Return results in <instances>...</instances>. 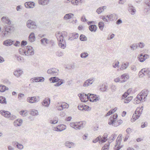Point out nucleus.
Segmentation results:
<instances>
[{"label":"nucleus","instance_id":"56","mask_svg":"<svg viewBox=\"0 0 150 150\" xmlns=\"http://www.w3.org/2000/svg\"><path fill=\"white\" fill-rule=\"evenodd\" d=\"M70 1H71V3L74 5H77L78 4V0H70Z\"/></svg>","mask_w":150,"mask_h":150},{"label":"nucleus","instance_id":"61","mask_svg":"<svg viewBox=\"0 0 150 150\" xmlns=\"http://www.w3.org/2000/svg\"><path fill=\"white\" fill-rule=\"evenodd\" d=\"M16 118V117L15 115L11 114L10 115V117L9 118L11 120H13L15 119Z\"/></svg>","mask_w":150,"mask_h":150},{"label":"nucleus","instance_id":"25","mask_svg":"<svg viewBox=\"0 0 150 150\" xmlns=\"http://www.w3.org/2000/svg\"><path fill=\"white\" fill-rule=\"evenodd\" d=\"M50 100L49 98H46L42 103V104L44 106L48 107L50 103Z\"/></svg>","mask_w":150,"mask_h":150},{"label":"nucleus","instance_id":"22","mask_svg":"<svg viewBox=\"0 0 150 150\" xmlns=\"http://www.w3.org/2000/svg\"><path fill=\"white\" fill-rule=\"evenodd\" d=\"M79 37V34L76 33H73L70 35L69 40H72L74 39H76Z\"/></svg>","mask_w":150,"mask_h":150},{"label":"nucleus","instance_id":"64","mask_svg":"<svg viewBox=\"0 0 150 150\" xmlns=\"http://www.w3.org/2000/svg\"><path fill=\"white\" fill-rule=\"evenodd\" d=\"M119 62L118 61H117L114 64H113V67L114 68H115L116 67H119Z\"/></svg>","mask_w":150,"mask_h":150},{"label":"nucleus","instance_id":"8","mask_svg":"<svg viewBox=\"0 0 150 150\" xmlns=\"http://www.w3.org/2000/svg\"><path fill=\"white\" fill-rule=\"evenodd\" d=\"M78 96L81 101L82 102L86 103L89 100L88 99L89 98V93L87 94L84 93H80L78 94Z\"/></svg>","mask_w":150,"mask_h":150},{"label":"nucleus","instance_id":"30","mask_svg":"<svg viewBox=\"0 0 150 150\" xmlns=\"http://www.w3.org/2000/svg\"><path fill=\"white\" fill-rule=\"evenodd\" d=\"M108 86L106 85L103 84L100 86V90L101 91L103 92L107 91L108 90Z\"/></svg>","mask_w":150,"mask_h":150},{"label":"nucleus","instance_id":"40","mask_svg":"<svg viewBox=\"0 0 150 150\" xmlns=\"http://www.w3.org/2000/svg\"><path fill=\"white\" fill-rule=\"evenodd\" d=\"M98 26L99 29L101 30H102L104 26V23L102 22H100L98 23Z\"/></svg>","mask_w":150,"mask_h":150},{"label":"nucleus","instance_id":"55","mask_svg":"<svg viewBox=\"0 0 150 150\" xmlns=\"http://www.w3.org/2000/svg\"><path fill=\"white\" fill-rule=\"evenodd\" d=\"M148 125V123L147 122H142V125H141V127L142 128H144L146 127Z\"/></svg>","mask_w":150,"mask_h":150},{"label":"nucleus","instance_id":"62","mask_svg":"<svg viewBox=\"0 0 150 150\" xmlns=\"http://www.w3.org/2000/svg\"><path fill=\"white\" fill-rule=\"evenodd\" d=\"M110 88L112 92H114L116 89V86L114 85H112L111 86Z\"/></svg>","mask_w":150,"mask_h":150},{"label":"nucleus","instance_id":"14","mask_svg":"<svg viewBox=\"0 0 150 150\" xmlns=\"http://www.w3.org/2000/svg\"><path fill=\"white\" fill-rule=\"evenodd\" d=\"M27 101L30 103H36L39 101V97H36L35 96L29 97L27 98Z\"/></svg>","mask_w":150,"mask_h":150},{"label":"nucleus","instance_id":"58","mask_svg":"<svg viewBox=\"0 0 150 150\" xmlns=\"http://www.w3.org/2000/svg\"><path fill=\"white\" fill-rule=\"evenodd\" d=\"M74 64H70V65H66V69H74Z\"/></svg>","mask_w":150,"mask_h":150},{"label":"nucleus","instance_id":"24","mask_svg":"<svg viewBox=\"0 0 150 150\" xmlns=\"http://www.w3.org/2000/svg\"><path fill=\"white\" fill-rule=\"evenodd\" d=\"M22 123V120L20 119H18L16 120L13 123L14 125L16 127L21 126Z\"/></svg>","mask_w":150,"mask_h":150},{"label":"nucleus","instance_id":"17","mask_svg":"<svg viewBox=\"0 0 150 150\" xmlns=\"http://www.w3.org/2000/svg\"><path fill=\"white\" fill-rule=\"evenodd\" d=\"M94 81L93 78H90L86 80L84 82L83 84L84 87L88 86L92 84Z\"/></svg>","mask_w":150,"mask_h":150},{"label":"nucleus","instance_id":"60","mask_svg":"<svg viewBox=\"0 0 150 150\" xmlns=\"http://www.w3.org/2000/svg\"><path fill=\"white\" fill-rule=\"evenodd\" d=\"M84 111H88L91 110V108L88 105H85L84 104Z\"/></svg>","mask_w":150,"mask_h":150},{"label":"nucleus","instance_id":"5","mask_svg":"<svg viewBox=\"0 0 150 150\" xmlns=\"http://www.w3.org/2000/svg\"><path fill=\"white\" fill-rule=\"evenodd\" d=\"M49 80L51 81V82L54 83H56L54 85L55 86H59L62 84L64 82V80L59 79L58 77L54 76L50 77L49 79Z\"/></svg>","mask_w":150,"mask_h":150},{"label":"nucleus","instance_id":"9","mask_svg":"<svg viewBox=\"0 0 150 150\" xmlns=\"http://www.w3.org/2000/svg\"><path fill=\"white\" fill-rule=\"evenodd\" d=\"M86 123V122L85 121L75 122L74 129H81L84 127Z\"/></svg>","mask_w":150,"mask_h":150},{"label":"nucleus","instance_id":"10","mask_svg":"<svg viewBox=\"0 0 150 150\" xmlns=\"http://www.w3.org/2000/svg\"><path fill=\"white\" fill-rule=\"evenodd\" d=\"M149 92V91L147 89L143 90L138 95L141 97L142 98L143 100L145 101L146 100V98Z\"/></svg>","mask_w":150,"mask_h":150},{"label":"nucleus","instance_id":"21","mask_svg":"<svg viewBox=\"0 0 150 150\" xmlns=\"http://www.w3.org/2000/svg\"><path fill=\"white\" fill-rule=\"evenodd\" d=\"M141 96L137 95L136 97L135 98L134 100V103L136 104H138L140 102H143L144 101L142 98L141 97Z\"/></svg>","mask_w":150,"mask_h":150},{"label":"nucleus","instance_id":"19","mask_svg":"<svg viewBox=\"0 0 150 150\" xmlns=\"http://www.w3.org/2000/svg\"><path fill=\"white\" fill-rule=\"evenodd\" d=\"M35 3L32 1H29L26 2L25 4V6L26 8H31L34 7Z\"/></svg>","mask_w":150,"mask_h":150},{"label":"nucleus","instance_id":"28","mask_svg":"<svg viewBox=\"0 0 150 150\" xmlns=\"http://www.w3.org/2000/svg\"><path fill=\"white\" fill-rule=\"evenodd\" d=\"M23 71L20 69L16 70L13 72L14 75L17 77H19L23 73Z\"/></svg>","mask_w":150,"mask_h":150},{"label":"nucleus","instance_id":"31","mask_svg":"<svg viewBox=\"0 0 150 150\" xmlns=\"http://www.w3.org/2000/svg\"><path fill=\"white\" fill-rule=\"evenodd\" d=\"M144 75L147 74L148 75L149 77H150V71L145 68L142 69L140 71Z\"/></svg>","mask_w":150,"mask_h":150},{"label":"nucleus","instance_id":"4","mask_svg":"<svg viewBox=\"0 0 150 150\" xmlns=\"http://www.w3.org/2000/svg\"><path fill=\"white\" fill-rule=\"evenodd\" d=\"M56 37L59 42L58 45L61 48L64 49L65 48L66 45L65 40H64V37L60 33L58 32L55 34Z\"/></svg>","mask_w":150,"mask_h":150},{"label":"nucleus","instance_id":"7","mask_svg":"<svg viewBox=\"0 0 150 150\" xmlns=\"http://www.w3.org/2000/svg\"><path fill=\"white\" fill-rule=\"evenodd\" d=\"M26 26L30 29H35L37 28L36 23L31 20H29L27 21Z\"/></svg>","mask_w":150,"mask_h":150},{"label":"nucleus","instance_id":"38","mask_svg":"<svg viewBox=\"0 0 150 150\" xmlns=\"http://www.w3.org/2000/svg\"><path fill=\"white\" fill-rule=\"evenodd\" d=\"M58 121V118L57 117H55L54 118L53 120H50V122L51 124H54L57 123Z\"/></svg>","mask_w":150,"mask_h":150},{"label":"nucleus","instance_id":"2","mask_svg":"<svg viewBox=\"0 0 150 150\" xmlns=\"http://www.w3.org/2000/svg\"><path fill=\"white\" fill-rule=\"evenodd\" d=\"M19 52L21 54L26 56L32 55L34 54L33 48L30 46L20 48Z\"/></svg>","mask_w":150,"mask_h":150},{"label":"nucleus","instance_id":"34","mask_svg":"<svg viewBox=\"0 0 150 150\" xmlns=\"http://www.w3.org/2000/svg\"><path fill=\"white\" fill-rule=\"evenodd\" d=\"M48 41V39L45 38H43L40 40L41 44L42 45H45V43L46 44H49Z\"/></svg>","mask_w":150,"mask_h":150},{"label":"nucleus","instance_id":"32","mask_svg":"<svg viewBox=\"0 0 150 150\" xmlns=\"http://www.w3.org/2000/svg\"><path fill=\"white\" fill-rule=\"evenodd\" d=\"M106 8V6H103L98 8L96 10V12L98 14H100L102 12H103L105 9Z\"/></svg>","mask_w":150,"mask_h":150},{"label":"nucleus","instance_id":"50","mask_svg":"<svg viewBox=\"0 0 150 150\" xmlns=\"http://www.w3.org/2000/svg\"><path fill=\"white\" fill-rule=\"evenodd\" d=\"M66 108V105L65 104H62L61 105L58 106V110H61Z\"/></svg>","mask_w":150,"mask_h":150},{"label":"nucleus","instance_id":"12","mask_svg":"<svg viewBox=\"0 0 150 150\" xmlns=\"http://www.w3.org/2000/svg\"><path fill=\"white\" fill-rule=\"evenodd\" d=\"M47 73L49 74L56 76L58 74L59 70L55 68H51L47 70Z\"/></svg>","mask_w":150,"mask_h":150},{"label":"nucleus","instance_id":"46","mask_svg":"<svg viewBox=\"0 0 150 150\" xmlns=\"http://www.w3.org/2000/svg\"><path fill=\"white\" fill-rule=\"evenodd\" d=\"M78 108L79 110H84V104L83 103L80 104L78 106Z\"/></svg>","mask_w":150,"mask_h":150},{"label":"nucleus","instance_id":"44","mask_svg":"<svg viewBox=\"0 0 150 150\" xmlns=\"http://www.w3.org/2000/svg\"><path fill=\"white\" fill-rule=\"evenodd\" d=\"M20 114L23 117L26 116L28 115V113L26 110H22L20 112Z\"/></svg>","mask_w":150,"mask_h":150},{"label":"nucleus","instance_id":"27","mask_svg":"<svg viewBox=\"0 0 150 150\" xmlns=\"http://www.w3.org/2000/svg\"><path fill=\"white\" fill-rule=\"evenodd\" d=\"M35 38L33 33H31L28 36V40L31 42H33L35 40Z\"/></svg>","mask_w":150,"mask_h":150},{"label":"nucleus","instance_id":"48","mask_svg":"<svg viewBox=\"0 0 150 150\" xmlns=\"http://www.w3.org/2000/svg\"><path fill=\"white\" fill-rule=\"evenodd\" d=\"M8 88L7 87L4 85H2L1 88V92H3L6 90H8Z\"/></svg>","mask_w":150,"mask_h":150},{"label":"nucleus","instance_id":"59","mask_svg":"<svg viewBox=\"0 0 150 150\" xmlns=\"http://www.w3.org/2000/svg\"><path fill=\"white\" fill-rule=\"evenodd\" d=\"M119 137H120L119 139H118V137L117 138V140L116 141V143L117 144H117L118 143V142H120V141L122 140V135L120 134Z\"/></svg>","mask_w":150,"mask_h":150},{"label":"nucleus","instance_id":"16","mask_svg":"<svg viewBox=\"0 0 150 150\" xmlns=\"http://www.w3.org/2000/svg\"><path fill=\"white\" fill-rule=\"evenodd\" d=\"M0 114L6 118H9L11 115V112L4 110H1L0 111Z\"/></svg>","mask_w":150,"mask_h":150},{"label":"nucleus","instance_id":"45","mask_svg":"<svg viewBox=\"0 0 150 150\" xmlns=\"http://www.w3.org/2000/svg\"><path fill=\"white\" fill-rule=\"evenodd\" d=\"M74 15L72 13L66 14V20L67 19H70L74 16Z\"/></svg>","mask_w":150,"mask_h":150},{"label":"nucleus","instance_id":"41","mask_svg":"<svg viewBox=\"0 0 150 150\" xmlns=\"http://www.w3.org/2000/svg\"><path fill=\"white\" fill-rule=\"evenodd\" d=\"M132 96H129L126 98L124 100V103H129L132 99Z\"/></svg>","mask_w":150,"mask_h":150},{"label":"nucleus","instance_id":"52","mask_svg":"<svg viewBox=\"0 0 150 150\" xmlns=\"http://www.w3.org/2000/svg\"><path fill=\"white\" fill-rule=\"evenodd\" d=\"M39 77H38L32 78L30 79L31 81L33 82H34L35 81L36 82H39Z\"/></svg>","mask_w":150,"mask_h":150},{"label":"nucleus","instance_id":"3","mask_svg":"<svg viewBox=\"0 0 150 150\" xmlns=\"http://www.w3.org/2000/svg\"><path fill=\"white\" fill-rule=\"evenodd\" d=\"M118 117V115L115 113L112 115L109 119V121L108 122V124L109 125H112L113 126L117 127L119 125L121 124L122 121L121 120H118L117 122L116 120Z\"/></svg>","mask_w":150,"mask_h":150},{"label":"nucleus","instance_id":"18","mask_svg":"<svg viewBox=\"0 0 150 150\" xmlns=\"http://www.w3.org/2000/svg\"><path fill=\"white\" fill-rule=\"evenodd\" d=\"M145 3L146 6L145 7L144 11L146 13L150 9V0H146L145 1Z\"/></svg>","mask_w":150,"mask_h":150},{"label":"nucleus","instance_id":"53","mask_svg":"<svg viewBox=\"0 0 150 150\" xmlns=\"http://www.w3.org/2000/svg\"><path fill=\"white\" fill-rule=\"evenodd\" d=\"M111 21H113L115 20H116L117 18L116 17V15L115 14H111Z\"/></svg>","mask_w":150,"mask_h":150},{"label":"nucleus","instance_id":"23","mask_svg":"<svg viewBox=\"0 0 150 150\" xmlns=\"http://www.w3.org/2000/svg\"><path fill=\"white\" fill-rule=\"evenodd\" d=\"M13 41L10 39H8L4 41L3 44L6 46H10L13 43Z\"/></svg>","mask_w":150,"mask_h":150},{"label":"nucleus","instance_id":"11","mask_svg":"<svg viewBox=\"0 0 150 150\" xmlns=\"http://www.w3.org/2000/svg\"><path fill=\"white\" fill-rule=\"evenodd\" d=\"M149 56L148 54H140L138 57L139 61L140 62H143L146 59L149 58Z\"/></svg>","mask_w":150,"mask_h":150},{"label":"nucleus","instance_id":"63","mask_svg":"<svg viewBox=\"0 0 150 150\" xmlns=\"http://www.w3.org/2000/svg\"><path fill=\"white\" fill-rule=\"evenodd\" d=\"M144 46V45L143 42H140L139 43V47L141 48H143Z\"/></svg>","mask_w":150,"mask_h":150},{"label":"nucleus","instance_id":"57","mask_svg":"<svg viewBox=\"0 0 150 150\" xmlns=\"http://www.w3.org/2000/svg\"><path fill=\"white\" fill-rule=\"evenodd\" d=\"M27 44V42L26 41L23 40L22 41L21 43V46L22 47H24Z\"/></svg>","mask_w":150,"mask_h":150},{"label":"nucleus","instance_id":"37","mask_svg":"<svg viewBox=\"0 0 150 150\" xmlns=\"http://www.w3.org/2000/svg\"><path fill=\"white\" fill-rule=\"evenodd\" d=\"M74 143L72 142H69L68 141L66 142V146L69 148L74 147Z\"/></svg>","mask_w":150,"mask_h":150},{"label":"nucleus","instance_id":"47","mask_svg":"<svg viewBox=\"0 0 150 150\" xmlns=\"http://www.w3.org/2000/svg\"><path fill=\"white\" fill-rule=\"evenodd\" d=\"M109 144H105L102 147L101 150H107L109 148Z\"/></svg>","mask_w":150,"mask_h":150},{"label":"nucleus","instance_id":"1","mask_svg":"<svg viewBox=\"0 0 150 150\" xmlns=\"http://www.w3.org/2000/svg\"><path fill=\"white\" fill-rule=\"evenodd\" d=\"M1 20L7 24L5 25L2 29V36H7L10 35L14 30L13 27L10 25L11 24V21L5 16H3L1 18Z\"/></svg>","mask_w":150,"mask_h":150},{"label":"nucleus","instance_id":"35","mask_svg":"<svg viewBox=\"0 0 150 150\" xmlns=\"http://www.w3.org/2000/svg\"><path fill=\"white\" fill-rule=\"evenodd\" d=\"M62 126V125H59L57 127H54V131H56L61 132V131H62L66 129L65 128H64V129L60 128L59 127H61Z\"/></svg>","mask_w":150,"mask_h":150},{"label":"nucleus","instance_id":"54","mask_svg":"<svg viewBox=\"0 0 150 150\" xmlns=\"http://www.w3.org/2000/svg\"><path fill=\"white\" fill-rule=\"evenodd\" d=\"M129 95L128 93L125 92L121 97V99H123L126 98Z\"/></svg>","mask_w":150,"mask_h":150},{"label":"nucleus","instance_id":"49","mask_svg":"<svg viewBox=\"0 0 150 150\" xmlns=\"http://www.w3.org/2000/svg\"><path fill=\"white\" fill-rule=\"evenodd\" d=\"M88 56V54L87 52L82 53L80 54V57L83 58H85L87 57Z\"/></svg>","mask_w":150,"mask_h":150},{"label":"nucleus","instance_id":"26","mask_svg":"<svg viewBox=\"0 0 150 150\" xmlns=\"http://www.w3.org/2000/svg\"><path fill=\"white\" fill-rule=\"evenodd\" d=\"M89 29L91 31L95 32L97 30V27L96 25H90L89 26Z\"/></svg>","mask_w":150,"mask_h":150},{"label":"nucleus","instance_id":"43","mask_svg":"<svg viewBox=\"0 0 150 150\" xmlns=\"http://www.w3.org/2000/svg\"><path fill=\"white\" fill-rule=\"evenodd\" d=\"M138 47V45L136 44H133L130 46V48L131 50H134L136 49Z\"/></svg>","mask_w":150,"mask_h":150},{"label":"nucleus","instance_id":"13","mask_svg":"<svg viewBox=\"0 0 150 150\" xmlns=\"http://www.w3.org/2000/svg\"><path fill=\"white\" fill-rule=\"evenodd\" d=\"M89 98L88 100L91 102H96L97 101L99 100L100 98L98 97L96 95L92 94L89 93Z\"/></svg>","mask_w":150,"mask_h":150},{"label":"nucleus","instance_id":"42","mask_svg":"<svg viewBox=\"0 0 150 150\" xmlns=\"http://www.w3.org/2000/svg\"><path fill=\"white\" fill-rule=\"evenodd\" d=\"M79 39L81 41H85L87 40L86 37L83 34H81L80 35Z\"/></svg>","mask_w":150,"mask_h":150},{"label":"nucleus","instance_id":"33","mask_svg":"<svg viewBox=\"0 0 150 150\" xmlns=\"http://www.w3.org/2000/svg\"><path fill=\"white\" fill-rule=\"evenodd\" d=\"M49 1V0H38V3L40 4L44 5L48 4Z\"/></svg>","mask_w":150,"mask_h":150},{"label":"nucleus","instance_id":"6","mask_svg":"<svg viewBox=\"0 0 150 150\" xmlns=\"http://www.w3.org/2000/svg\"><path fill=\"white\" fill-rule=\"evenodd\" d=\"M142 111L139 109V108H138L135 111L134 113L132 118L131 120L132 122H134L137 119H138L142 113Z\"/></svg>","mask_w":150,"mask_h":150},{"label":"nucleus","instance_id":"51","mask_svg":"<svg viewBox=\"0 0 150 150\" xmlns=\"http://www.w3.org/2000/svg\"><path fill=\"white\" fill-rule=\"evenodd\" d=\"M128 66V64H127L126 63H124L123 64H122V65L121 66L120 69L122 70L126 69L127 68Z\"/></svg>","mask_w":150,"mask_h":150},{"label":"nucleus","instance_id":"29","mask_svg":"<svg viewBox=\"0 0 150 150\" xmlns=\"http://www.w3.org/2000/svg\"><path fill=\"white\" fill-rule=\"evenodd\" d=\"M12 144L15 146H16L18 148L20 149H22L23 148V146L22 144H20L16 142H13Z\"/></svg>","mask_w":150,"mask_h":150},{"label":"nucleus","instance_id":"39","mask_svg":"<svg viewBox=\"0 0 150 150\" xmlns=\"http://www.w3.org/2000/svg\"><path fill=\"white\" fill-rule=\"evenodd\" d=\"M30 114L33 116H36L38 115V112L37 110L32 109L31 110Z\"/></svg>","mask_w":150,"mask_h":150},{"label":"nucleus","instance_id":"20","mask_svg":"<svg viewBox=\"0 0 150 150\" xmlns=\"http://www.w3.org/2000/svg\"><path fill=\"white\" fill-rule=\"evenodd\" d=\"M129 78V75L126 74L121 75L120 78V82L122 83L126 81Z\"/></svg>","mask_w":150,"mask_h":150},{"label":"nucleus","instance_id":"36","mask_svg":"<svg viewBox=\"0 0 150 150\" xmlns=\"http://www.w3.org/2000/svg\"><path fill=\"white\" fill-rule=\"evenodd\" d=\"M0 103L1 104H6L7 102L5 98L3 96H0Z\"/></svg>","mask_w":150,"mask_h":150},{"label":"nucleus","instance_id":"15","mask_svg":"<svg viewBox=\"0 0 150 150\" xmlns=\"http://www.w3.org/2000/svg\"><path fill=\"white\" fill-rule=\"evenodd\" d=\"M128 11L132 15H134L136 13V10L134 7L130 4H128Z\"/></svg>","mask_w":150,"mask_h":150}]
</instances>
